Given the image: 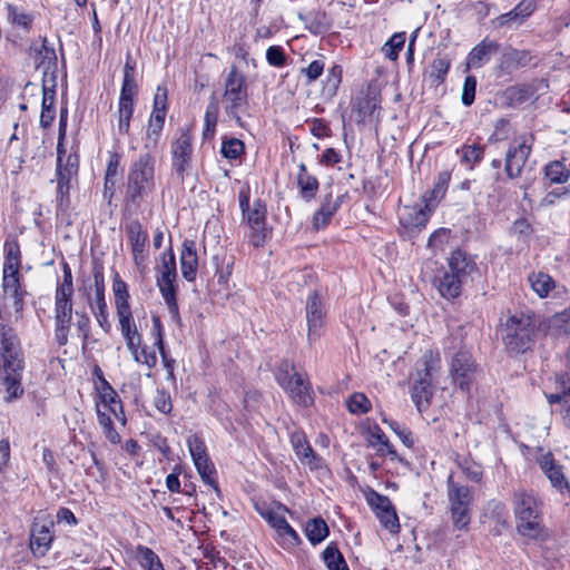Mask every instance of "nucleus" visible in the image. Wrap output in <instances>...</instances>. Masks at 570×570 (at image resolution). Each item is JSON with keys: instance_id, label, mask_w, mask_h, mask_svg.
I'll return each mask as SVG.
<instances>
[{"instance_id": "nucleus-28", "label": "nucleus", "mask_w": 570, "mask_h": 570, "mask_svg": "<svg viewBox=\"0 0 570 570\" xmlns=\"http://www.w3.org/2000/svg\"><path fill=\"white\" fill-rule=\"evenodd\" d=\"M534 9V0H522L513 10L498 18V26L518 27L532 14Z\"/></svg>"}, {"instance_id": "nucleus-35", "label": "nucleus", "mask_w": 570, "mask_h": 570, "mask_svg": "<svg viewBox=\"0 0 570 570\" xmlns=\"http://www.w3.org/2000/svg\"><path fill=\"white\" fill-rule=\"evenodd\" d=\"M462 279L460 276L445 272L443 277L439 281L438 289L444 298L451 299L455 298L461 293Z\"/></svg>"}, {"instance_id": "nucleus-2", "label": "nucleus", "mask_w": 570, "mask_h": 570, "mask_svg": "<svg viewBox=\"0 0 570 570\" xmlns=\"http://www.w3.org/2000/svg\"><path fill=\"white\" fill-rule=\"evenodd\" d=\"M0 360L2 361L0 379L6 386L8 400L16 399L22 394L20 385L22 360L19 341L12 328H0Z\"/></svg>"}, {"instance_id": "nucleus-16", "label": "nucleus", "mask_w": 570, "mask_h": 570, "mask_svg": "<svg viewBox=\"0 0 570 570\" xmlns=\"http://www.w3.org/2000/svg\"><path fill=\"white\" fill-rule=\"evenodd\" d=\"M187 446L203 481L217 490L216 482L213 478L214 466L209 462L204 441L197 435H191L187 439Z\"/></svg>"}, {"instance_id": "nucleus-52", "label": "nucleus", "mask_w": 570, "mask_h": 570, "mask_svg": "<svg viewBox=\"0 0 570 570\" xmlns=\"http://www.w3.org/2000/svg\"><path fill=\"white\" fill-rule=\"evenodd\" d=\"M132 112L134 106L118 105L117 129L119 134L127 135L129 132Z\"/></svg>"}, {"instance_id": "nucleus-27", "label": "nucleus", "mask_w": 570, "mask_h": 570, "mask_svg": "<svg viewBox=\"0 0 570 570\" xmlns=\"http://www.w3.org/2000/svg\"><path fill=\"white\" fill-rule=\"evenodd\" d=\"M197 268L198 257L196 244L194 240L186 239L183 243L180 253V269L184 278L188 282H193L196 277Z\"/></svg>"}, {"instance_id": "nucleus-32", "label": "nucleus", "mask_w": 570, "mask_h": 570, "mask_svg": "<svg viewBox=\"0 0 570 570\" xmlns=\"http://www.w3.org/2000/svg\"><path fill=\"white\" fill-rule=\"evenodd\" d=\"M448 265L449 272L460 276L462 279L472 274L476 268L474 261L461 249H456L451 254Z\"/></svg>"}, {"instance_id": "nucleus-46", "label": "nucleus", "mask_w": 570, "mask_h": 570, "mask_svg": "<svg viewBox=\"0 0 570 570\" xmlns=\"http://www.w3.org/2000/svg\"><path fill=\"white\" fill-rule=\"evenodd\" d=\"M346 405L352 414H365L371 410V401L364 393H353L347 400Z\"/></svg>"}, {"instance_id": "nucleus-7", "label": "nucleus", "mask_w": 570, "mask_h": 570, "mask_svg": "<svg viewBox=\"0 0 570 570\" xmlns=\"http://www.w3.org/2000/svg\"><path fill=\"white\" fill-rule=\"evenodd\" d=\"M155 187V157L142 154L135 160L128 173L127 196L130 200L142 199Z\"/></svg>"}, {"instance_id": "nucleus-14", "label": "nucleus", "mask_w": 570, "mask_h": 570, "mask_svg": "<svg viewBox=\"0 0 570 570\" xmlns=\"http://www.w3.org/2000/svg\"><path fill=\"white\" fill-rule=\"evenodd\" d=\"M366 502L373 509L375 515L385 529L391 533H397L400 531L397 514L387 497L370 490L366 493Z\"/></svg>"}, {"instance_id": "nucleus-30", "label": "nucleus", "mask_w": 570, "mask_h": 570, "mask_svg": "<svg viewBox=\"0 0 570 570\" xmlns=\"http://www.w3.org/2000/svg\"><path fill=\"white\" fill-rule=\"evenodd\" d=\"M498 50L494 41L483 40L476 45L466 58L468 68H480L485 65Z\"/></svg>"}, {"instance_id": "nucleus-18", "label": "nucleus", "mask_w": 570, "mask_h": 570, "mask_svg": "<svg viewBox=\"0 0 570 570\" xmlns=\"http://www.w3.org/2000/svg\"><path fill=\"white\" fill-rule=\"evenodd\" d=\"M191 159V138L187 132H181L171 145V165L181 179L190 173Z\"/></svg>"}, {"instance_id": "nucleus-22", "label": "nucleus", "mask_w": 570, "mask_h": 570, "mask_svg": "<svg viewBox=\"0 0 570 570\" xmlns=\"http://www.w3.org/2000/svg\"><path fill=\"white\" fill-rule=\"evenodd\" d=\"M434 205L430 203H425L424 206L415 205V206H404L400 210V222L405 227L411 228H421L424 227L429 220L430 214L433 209Z\"/></svg>"}, {"instance_id": "nucleus-24", "label": "nucleus", "mask_w": 570, "mask_h": 570, "mask_svg": "<svg viewBox=\"0 0 570 570\" xmlns=\"http://www.w3.org/2000/svg\"><path fill=\"white\" fill-rule=\"evenodd\" d=\"M514 513L518 519L539 518V501L532 492L517 491L513 495Z\"/></svg>"}, {"instance_id": "nucleus-63", "label": "nucleus", "mask_w": 570, "mask_h": 570, "mask_svg": "<svg viewBox=\"0 0 570 570\" xmlns=\"http://www.w3.org/2000/svg\"><path fill=\"white\" fill-rule=\"evenodd\" d=\"M341 159H342V156L337 150H335L334 148H327L324 151V154L322 155L320 163L325 166H333V165L338 164L341 161Z\"/></svg>"}, {"instance_id": "nucleus-26", "label": "nucleus", "mask_w": 570, "mask_h": 570, "mask_svg": "<svg viewBox=\"0 0 570 570\" xmlns=\"http://www.w3.org/2000/svg\"><path fill=\"white\" fill-rule=\"evenodd\" d=\"M95 302L91 304V311L105 333H109L111 324L109 322V314L107 309V303L105 299V288L102 279L98 276L95 277Z\"/></svg>"}, {"instance_id": "nucleus-37", "label": "nucleus", "mask_w": 570, "mask_h": 570, "mask_svg": "<svg viewBox=\"0 0 570 570\" xmlns=\"http://www.w3.org/2000/svg\"><path fill=\"white\" fill-rule=\"evenodd\" d=\"M544 175L552 184H564L570 179V168L564 163L554 160L546 165Z\"/></svg>"}, {"instance_id": "nucleus-49", "label": "nucleus", "mask_w": 570, "mask_h": 570, "mask_svg": "<svg viewBox=\"0 0 570 570\" xmlns=\"http://www.w3.org/2000/svg\"><path fill=\"white\" fill-rule=\"evenodd\" d=\"M323 558L328 570H348L341 552L334 546H328L324 550Z\"/></svg>"}, {"instance_id": "nucleus-53", "label": "nucleus", "mask_w": 570, "mask_h": 570, "mask_svg": "<svg viewBox=\"0 0 570 570\" xmlns=\"http://www.w3.org/2000/svg\"><path fill=\"white\" fill-rule=\"evenodd\" d=\"M130 354L137 363L144 364L148 368H153L157 364L156 353L147 351V347L141 344L136 347V352H130Z\"/></svg>"}, {"instance_id": "nucleus-64", "label": "nucleus", "mask_w": 570, "mask_h": 570, "mask_svg": "<svg viewBox=\"0 0 570 570\" xmlns=\"http://www.w3.org/2000/svg\"><path fill=\"white\" fill-rule=\"evenodd\" d=\"M156 407L161 413H169L173 409L170 396L166 393H159L155 401Z\"/></svg>"}, {"instance_id": "nucleus-23", "label": "nucleus", "mask_w": 570, "mask_h": 570, "mask_svg": "<svg viewBox=\"0 0 570 570\" xmlns=\"http://www.w3.org/2000/svg\"><path fill=\"white\" fill-rule=\"evenodd\" d=\"M53 525L51 519L46 520L43 523L35 522L31 529L30 546L36 554L43 556L50 548L52 542V533L50 528Z\"/></svg>"}, {"instance_id": "nucleus-39", "label": "nucleus", "mask_w": 570, "mask_h": 570, "mask_svg": "<svg viewBox=\"0 0 570 570\" xmlns=\"http://www.w3.org/2000/svg\"><path fill=\"white\" fill-rule=\"evenodd\" d=\"M136 559L146 570H164L159 557L148 547L138 546L136 549Z\"/></svg>"}, {"instance_id": "nucleus-21", "label": "nucleus", "mask_w": 570, "mask_h": 570, "mask_svg": "<svg viewBox=\"0 0 570 570\" xmlns=\"http://www.w3.org/2000/svg\"><path fill=\"white\" fill-rule=\"evenodd\" d=\"M306 318L308 325L307 338L312 342L321 336V328L324 323L322 302L316 293H312L307 298Z\"/></svg>"}, {"instance_id": "nucleus-1", "label": "nucleus", "mask_w": 570, "mask_h": 570, "mask_svg": "<svg viewBox=\"0 0 570 570\" xmlns=\"http://www.w3.org/2000/svg\"><path fill=\"white\" fill-rule=\"evenodd\" d=\"M94 403L97 421L105 438L111 444L120 443L121 438L114 424L116 421L120 422L122 425L126 423L122 403L117 392L102 376H100V383H96Z\"/></svg>"}, {"instance_id": "nucleus-36", "label": "nucleus", "mask_w": 570, "mask_h": 570, "mask_svg": "<svg viewBox=\"0 0 570 570\" xmlns=\"http://www.w3.org/2000/svg\"><path fill=\"white\" fill-rule=\"evenodd\" d=\"M165 117L166 115H150L145 138V148L153 149L156 147L160 132L164 128Z\"/></svg>"}, {"instance_id": "nucleus-56", "label": "nucleus", "mask_w": 570, "mask_h": 570, "mask_svg": "<svg viewBox=\"0 0 570 570\" xmlns=\"http://www.w3.org/2000/svg\"><path fill=\"white\" fill-rule=\"evenodd\" d=\"M476 88V79L473 76H468L463 83L462 102L470 106L474 101Z\"/></svg>"}, {"instance_id": "nucleus-45", "label": "nucleus", "mask_w": 570, "mask_h": 570, "mask_svg": "<svg viewBox=\"0 0 570 570\" xmlns=\"http://www.w3.org/2000/svg\"><path fill=\"white\" fill-rule=\"evenodd\" d=\"M517 521V529L520 534L530 539L541 538L540 517L518 519Z\"/></svg>"}, {"instance_id": "nucleus-15", "label": "nucleus", "mask_w": 570, "mask_h": 570, "mask_svg": "<svg viewBox=\"0 0 570 570\" xmlns=\"http://www.w3.org/2000/svg\"><path fill=\"white\" fill-rule=\"evenodd\" d=\"M127 235L131 247L134 262L140 273H145L148 262V233L139 222H131L127 226Z\"/></svg>"}, {"instance_id": "nucleus-51", "label": "nucleus", "mask_w": 570, "mask_h": 570, "mask_svg": "<svg viewBox=\"0 0 570 570\" xmlns=\"http://www.w3.org/2000/svg\"><path fill=\"white\" fill-rule=\"evenodd\" d=\"M450 66L451 62L446 58L438 57L432 61L430 78L432 79L433 83L440 85L444 81Z\"/></svg>"}, {"instance_id": "nucleus-33", "label": "nucleus", "mask_w": 570, "mask_h": 570, "mask_svg": "<svg viewBox=\"0 0 570 570\" xmlns=\"http://www.w3.org/2000/svg\"><path fill=\"white\" fill-rule=\"evenodd\" d=\"M341 206V198H333L328 195L322 203L321 208L315 212L312 224L315 229L324 228Z\"/></svg>"}, {"instance_id": "nucleus-44", "label": "nucleus", "mask_w": 570, "mask_h": 570, "mask_svg": "<svg viewBox=\"0 0 570 570\" xmlns=\"http://www.w3.org/2000/svg\"><path fill=\"white\" fill-rule=\"evenodd\" d=\"M405 43V32L394 33L382 47V52L390 60H396Z\"/></svg>"}, {"instance_id": "nucleus-10", "label": "nucleus", "mask_w": 570, "mask_h": 570, "mask_svg": "<svg viewBox=\"0 0 570 570\" xmlns=\"http://www.w3.org/2000/svg\"><path fill=\"white\" fill-rule=\"evenodd\" d=\"M223 104L227 114L236 117L248 104L246 78L235 67L230 68L226 78Z\"/></svg>"}, {"instance_id": "nucleus-48", "label": "nucleus", "mask_w": 570, "mask_h": 570, "mask_svg": "<svg viewBox=\"0 0 570 570\" xmlns=\"http://www.w3.org/2000/svg\"><path fill=\"white\" fill-rule=\"evenodd\" d=\"M217 118H218V106L215 101H213L207 106L205 117H204L203 137L205 139H210L214 137Z\"/></svg>"}, {"instance_id": "nucleus-6", "label": "nucleus", "mask_w": 570, "mask_h": 570, "mask_svg": "<svg viewBox=\"0 0 570 570\" xmlns=\"http://www.w3.org/2000/svg\"><path fill=\"white\" fill-rule=\"evenodd\" d=\"M249 187H243L239 190V207L243 213V220L249 228V240L255 246H262L267 238L268 229L266 227L265 205L256 199L250 203Z\"/></svg>"}, {"instance_id": "nucleus-17", "label": "nucleus", "mask_w": 570, "mask_h": 570, "mask_svg": "<svg viewBox=\"0 0 570 570\" xmlns=\"http://www.w3.org/2000/svg\"><path fill=\"white\" fill-rule=\"evenodd\" d=\"M537 462L551 487L560 494L570 497V483L564 475L563 466L554 460L553 455L546 452L537 459Z\"/></svg>"}, {"instance_id": "nucleus-4", "label": "nucleus", "mask_w": 570, "mask_h": 570, "mask_svg": "<svg viewBox=\"0 0 570 570\" xmlns=\"http://www.w3.org/2000/svg\"><path fill=\"white\" fill-rule=\"evenodd\" d=\"M440 367V356L432 351L425 352L416 364L411 396L419 411H423L430 404L433 382Z\"/></svg>"}, {"instance_id": "nucleus-11", "label": "nucleus", "mask_w": 570, "mask_h": 570, "mask_svg": "<svg viewBox=\"0 0 570 570\" xmlns=\"http://www.w3.org/2000/svg\"><path fill=\"white\" fill-rule=\"evenodd\" d=\"M292 370L289 364H283L276 373V380L294 403L308 406L313 402L309 383L296 372L291 374Z\"/></svg>"}, {"instance_id": "nucleus-25", "label": "nucleus", "mask_w": 570, "mask_h": 570, "mask_svg": "<svg viewBox=\"0 0 570 570\" xmlns=\"http://www.w3.org/2000/svg\"><path fill=\"white\" fill-rule=\"evenodd\" d=\"M65 125L62 124V117L60 118V137H62ZM61 138H59L60 140ZM78 170V158L75 155L66 156L61 150V142L58 144V157H57V171L59 175V185L69 183V180L77 174Z\"/></svg>"}, {"instance_id": "nucleus-29", "label": "nucleus", "mask_w": 570, "mask_h": 570, "mask_svg": "<svg viewBox=\"0 0 570 570\" xmlns=\"http://www.w3.org/2000/svg\"><path fill=\"white\" fill-rule=\"evenodd\" d=\"M296 185L299 190V196L305 202H311L315 198L318 190V180L315 176L307 171L305 164L298 165V171L295 177Z\"/></svg>"}, {"instance_id": "nucleus-38", "label": "nucleus", "mask_w": 570, "mask_h": 570, "mask_svg": "<svg viewBox=\"0 0 570 570\" xmlns=\"http://www.w3.org/2000/svg\"><path fill=\"white\" fill-rule=\"evenodd\" d=\"M531 288L543 298L554 288V281L552 277L543 272L532 273L529 276Z\"/></svg>"}, {"instance_id": "nucleus-47", "label": "nucleus", "mask_w": 570, "mask_h": 570, "mask_svg": "<svg viewBox=\"0 0 570 570\" xmlns=\"http://www.w3.org/2000/svg\"><path fill=\"white\" fill-rule=\"evenodd\" d=\"M275 532L277 534L278 543L285 549L294 548L301 541L297 532L289 525L287 521Z\"/></svg>"}, {"instance_id": "nucleus-8", "label": "nucleus", "mask_w": 570, "mask_h": 570, "mask_svg": "<svg viewBox=\"0 0 570 570\" xmlns=\"http://www.w3.org/2000/svg\"><path fill=\"white\" fill-rule=\"evenodd\" d=\"M534 327L530 315L514 314L510 316L503 327L505 346L517 353L527 351L530 347Z\"/></svg>"}, {"instance_id": "nucleus-41", "label": "nucleus", "mask_w": 570, "mask_h": 570, "mask_svg": "<svg viewBox=\"0 0 570 570\" xmlns=\"http://www.w3.org/2000/svg\"><path fill=\"white\" fill-rule=\"evenodd\" d=\"M547 400L550 404L558 403L560 405L562 422L570 429V386L562 393L548 394Z\"/></svg>"}, {"instance_id": "nucleus-34", "label": "nucleus", "mask_w": 570, "mask_h": 570, "mask_svg": "<svg viewBox=\"0 0 570 570\" xmlns=\"http://www.w3.org/2000/svg\"><path fill=\"white\" fill-rule=\"evenodd\" d=\"M367 441L379 454L391 455L393 459L396 456V452L379 425L375 424L368 429Z\"/></svg>"}, {"instance_id": "nucleus-9", "label": "nucleus", "mask_w": 570, "mask_h": 570, "mask_svg": "<svg viewBox=\"0 0 570 570\" xmlns=\"http://www.w3.org/2000/svg\"><path fill=\"white\" fill-rule=\"evenodd\" d=\"M448 499L454 527L459 530L468 529L473 501L470 489L453 482L452 476H450L448 480Z\"/></svg>"}, {"instance_id": "nucleus-50", "label": "nucleus", "mask_w": 570, "mask_h": 570, "mask_svg": "<svg viewBox=\"0 0 570 570\" xmlns=\"http://www.w3.org/2000/svg\"><path fill=\"white\" fill-rule=\"evenodd\" d=\"M7 10H8V20L12 24L21 27L23 29H29L31 21H32L31 14H29L23 9L17 7V6H13V4H8Z\"/></svg>"}, {"instance_id": "nucleus-61", "label": "nucleus", "mask_w": 570, "mask_h": 570, "mask_svg": "<svg viewBox=\"0 0 570 570\" xmlns=\"http://www.w3.org/2000/svg\"><path fill=\"white\" fill-rule=\"evenodd\" d=\"M383 422L387 423L390 428L396 433V435L401 439L402 443L411 448L413 445V440L411 438L410 431H407L405 428L400 426L397 423L393 421L383 420Z\"/></svg>"}, {"instance_id": "nucleus-12", "label": "nucleus", "mask_w": 570, "mask_h": 570, "mask_svg": "<svg viewBox=\"0 0 570 570\" xmlns=\"http://www.w3.org/2000/svg\"><path fill=\"white\" fill-rule=\"evenodd\" d=\"M177 277L175 255L171 249L161 256L159 276L157 283L160 293L168 304L170 312L177 316V304L175 299V281Z\"/></svg>"}, {"instance_id": "nucleus-54", "label": "nucleus", "mask_w": 570, "mask_h": 570, "mask_svg": "<svg viewBox=\"0 0 570 570\" xmlns=\"http://www.w3.org/2000/svg\"><path fill=\"white\" fill-rule=\"evenodd\" d=\"M244 151V144L242 140L232 138L223 142L222 154L227 159H236Z\"/></svg>"}, {"instance_id": "nucleus-20", "label": "nucleus", "mask_w": 570, "mask_h": 570, "mask_svg": "<svg viewBox=\"0 0 570 570\" xmlns=\"http://www.w3.org/2000/svg\"><path fill=\"white\" fill-rule=\"evenodd\" d=\"M474 374V364L471 355L466 351H460L451 362V375L453 381L462 389L466 390Z\"/></svg>"}, {"instance_id": "nucleus-43", "label": "nucleus", "mask_w": 570, "mask_h": 570, "mask_svg": "<svg viewBox=\"0 0 570 570\" xmlns=\"http://www.w3.org/2000/svg\"><path fill=\"white\" fill-rule=\"evenodd\" d=\"M73 294L72 275L68 265L63 267V279L56 291L55 303H70Z\"/></svg>"}, {"instance_id": "nucleus-57", "label": "nucleus", "mask_w": 570, "mask_h": 570, "mask_svg": "<svg viewBox=\"0 0 570 570\" xmlns=\"http://www.w3.org/2000/svg\"><path fill=\"white\" fill-rule=\"evenodd\" d=\"M482 156H483V150L478 145L464 146L462 149V158L468 164L473 165L475 163H479L481 160Z\"/></svg>"}, {"instance_id": "nucleus-42", "label": "nucleus", "mask_w": 570, "mask_h": 570, "mask_svg": "<svg viewBox=\"0 0 570 570\" xmlns=\"http://www.w3.org/2000/svg\"><path fill=\"white\" fill-rule=\"evenodd\" d=\"M286 508L278 507H263L258 509L261 517L276 531L278 530L285 522Z\"/></svg>"}, {"instance_id": "nucleus-31", "label": "nucleus", "mask_w": 570, "mask_h": 570, "mask_svg": "<svg viewBox=\"0 0 570 570\" xmlns=\"http://www.w3.org/2000/svg\"><path fill=\"white\" fill-rule=\"evenodd\" d=\"M135 94V63L131 59L128 58L124 67V81L120 90L118 105L134 106Z\"/></svg>"}, {"instance_id": "nucleus-58", "label": "nucleus", "mask_w": 570, "mask_h": 570, "mask_svg": "<svg viewBox=\"0 0 570 570\" xmlns=\"http://www.w3.org/2000/svg\"><path fill=\"white\" fill-rule=\"evenodd\" d=\"M266 59L271 66L282 67L285 63V53L282 47L272 46L266 51Z\"/></svg>"}, {"instance_id": "nucleus-55", "label": "nucleus", "mask_w": 570, "mask_h": 570, "mask_svg": "<svg viewBox=\"0 0 570 570\" xmlns=\"http://www.w3.org/2000/svg\"><path fill=\"white\" fill-rule=\"evenodd\" d=\"M167 112V90L165 86H157L154 97V109L151 114L166 115Z\"/></svg>"}, {"instance_id": "nucleus-3", "label": "nucleus", "mask_w": 570, "mask_h": 570, "mask_svg": "<svg viewBox=\"0 0 570 570\" xmlns=\"http://www.w3.org/2000/svg\"><path fill=\"white\" fill-rule=\"evenodd\" d=\"M112 293L120 333L126 341L128 351L136 352V347L141 344V335L132 317L128 286L118 274L112 279Z\"/></svg>"}, {"instance_id": "nucleus-62", "label": "nucleus", "mask_w": 570, "mask_h": 570, "mask_svg": "<svg viewBox=\"0 0 570 570\" xmlns=\"http://www.w3.org/2000/svg\"><path fill=\"white\" fill-rule=\"evenodd\" d=\"M324 63L321 60L312 61L303 72L306 75L308 81H315L323 72Z\"/></svg>"}, {"instance_id": "nucleus-60", "label": "nucleus", "mask_w": 570, "mask_h": 570, "mask_svg": "<svg viewBox=\"0 0 570 570\" xmlns=\"http://www.w3.org/2000/svg\"><path fill=\"white\" fill-rule=\"evenodd\" d=\"M568 195H570V185L568 187L558 188L550 193H548L542 199H541V206L548 207L553 205L558 199L564 198Z\"/></svg>"}, {"instance_id": "nucleus-40", "label": "nucleus", "mask_w": 570, "mask_h": 570, "mask_svg": "<svg viewBox=\"0 0 570 570\" xmlns=\"http://www.w3.org/2000/svg\"><path fill=\"white\" fill-rule=\"evenodd\" d=\"M305 534L311 543L317 544L328 535L326 522L321 518H315L306 523Z\"/></svg>"}, {"instance_id": "nucleus-5", "label": "nucleus", "mask_w": 570, "mask_h": 570, "mask_svg": "<svg viewBox=\"0 0 570 570\" xmlns=\"http://www.w3.org/2000/svg\"><path fill=\"white\" fill-rule=\"evenodd\" d=\"M2 289L4 298L12 301L17 312L22 309L23 294L20 288L19 269L21 266L20 247L17 242H6Z\"/></svg>"}, {"instance_id": "nucleus-59", "label": "nucleus", "mask_w": 570, "mask_h": 570, "mask_svg": "<svg viewBox=\"0 0 570 570\" xmlns=\"http://www.w3.org/2000/svg\"><path fill=\"white\" fill-rule=\"evenodd\" d=\"M56 321L70 323L72 315V303H55Z\"/></svg>"}, {"instance_id": "nucleus-19", "label": "nucleus", "mask_w": 570, "mask_h": 570, "mask_svg": "<svg viewBox=\"0 0 570 570\" xmlns=\"http://www.w3.org/2000/svg\"><path fill=\"white\" fill-rule=\"evenodd\" d=\"M291 444L303 465H306L311 470H321L325 468L324 460L314 452L303 432H293L291 435Z\"/></svg>"}, {"instance_id": "nucleus-13", "label": "nucleus", "mask_w": 570, "mask_h": 570, "mask_svg": "<svg viewBox=\"0 0 570 570\" xmlns=\"http://www.w3.org/2000/svg\"><path fill=\"white\" fill-rule=\"evenodd\" d=\"M532 135H522L515 138L505 155V173L509 178H517L529 158L532 149Z\"/></svg>"}]
</instances>
